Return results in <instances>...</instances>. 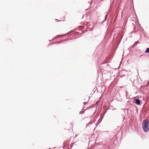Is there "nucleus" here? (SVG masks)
Returning a JSON list of instances; mask_svg holds the SVG:
<instances>
[{
  "label": "nucleus",
  "instance_id": "f257e3e1",
  "mask_svg": "<svg viewBox=\"0 0 149 149\" xmlns=\"http://www.w3.org/2000/svg\"><path fill=\"white\" fill-rule=\"evenodd\" d=\"M148 123L149 121L148 120H145L143 122V128L144 131L145 132H148L149 130Z\"/></svg>",
  "mask_w": 149,
  "mask_h": 149
},
{
  "label": "nucleus",
  "instance_id": "f03ea898",
  "mask_svg": "<svg viewBox=\"0 0 149 149\" xmlns=\"http://www.w3.org/2000/svg\"><path fill=\"white\" fill-rule=\"evenodd\" d=\"M134 100L135 101V103L137 105H139L140 103V101L138 99H134Z\"/></svg>",
  "mask_w": 149,
  "mask_h": 149
},
{
  "label": "nucleus",
  "instance_id": "7ed1b4c3",
  "mask_svg": "<svg viewBox=\"0 0 149 149\" xmlns=\"http://www.w3.org/2000/svg\"><path fill=\"white\" fill-rule=\"evenodd\" d=\"M145 53H149V49L148 48H147L146 51L145 52Z\"/></svg>",
  "mask_w": 149,
  "mask_h": 149
}]
</instances>
